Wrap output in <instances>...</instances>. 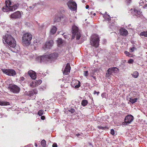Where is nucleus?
I'll list each match as a JSON object with an SVG mask.
<instances>
[{
	"label": "nucleus",
	"instance_id": "1",
	"mask_svg": "<svg viewBox=\"0 0 147 147\" xmlns=\"http://www.w3.org/2000/svg\"><path fill=\"white\" fill-rule=\"evenodd\" d=\"M3 42L7 43L11 47L14 48L16 45V41L11 36L6 34L3 38Z\"/></svg>",
	"mask_w": 147,
	"mask_h": 147
},
{
	"label": "nucleus",
	"instance_id": "2",
	"mask_svg": "<svg viewBox=\"0 0 147 147\" xmlns=\"http://www.w3.org/2000/svg\"><path fill=\"white\" fill-rule=\"evenodd\" d=\"M18 4L12 5L11 1L9 0L6 1L5 5L2 8V10L3 12L13 11L18 8Z\"/></svg>",
	"mask_w": 147,
	"mask_h": 147
},
{
	"label": "nucleus",
	"instance_id": "3",
	"mask_svg": "<svg viewBox=\"0 0 147 147\" xmlns=\"http://www.w3.org/2000/svg\"><path fill=\"white\" fill-rule=\"evenodd\" d=\"M58 56L57 53H54L49 55H45L41 56L40 60L43 61H49L56 59Z\"/></svg>",
	"mask_w": 147,
	"mask_h": 147
},
{
	"label": "nucleus",
	"instance_id": "4",
	"mask_svg": "<svg viewBox=\"0 0 147 147\" xmlns=\"http://www.w3.org/2000/svg\"><path fill=\"white\" fill-rule=\"evenodd\" d=\"M100 38L98 35L96 34H92L90 38V45L95 48L98 47L99 45Z\"/></svg>",
	"mask_w": 147,
	"mask_h": 147
},
{
	"label": "nucleus",
	"instance_id": "5",
	"mask_svg": "<svg viewBox=\"0 0 147 147\" xmlns=\"http://www.w3.org/2000/svg\"><path fill=\"white\" fill-rule=\"evenodd\" d=\"M32 36L30 33H26L24 34L22 37V42L26 46H28L31 43Z\"/></svg>",
	"mask_w": 147,
	"mask_h": 147
},
{
	"label": "nucleus",
	"instance_id": "6",
	"mask_svg": "<svg viewBox=\"0 0 147 147\" xmlns=\"http://www.w3.org/2000/svg\"><path fill=\"white\" fill-rule=\"evenodd\" d=\"M72 36L71 39H74L76 36V39L79 40L81 36V34L79 30L78 27L75 25H73L72 27Z\"/></svg>",
	"mask_w": 147,
	"mask_h": 147
},
{
	"label": "nucleus",
	"instance_id": "7",
	"mask_svg": "<svg viewBox=\"0 0 147 147\" xmlns=\"http://www.w3.org/2000/svg\"><path fill=\"white\" fill-rule=\"evenodd\" d=\"M133 116L131 115H128L126 116L124 119V122L122 123L123 125H124L125 123L129 124L133 121Z\"/></svg>",
	"mask_w": 147,
	"mask_h": 147
},
{
	"label": "nucleus",
	"instance_id": "8",
	"mask_svg": "<svg viewBox=\"0 0 147 147\" xmlns=\"http://www.w3.org/2000/svg\"><path fill=\"white\" fill-rule=\"evenodd\" d=\"M1 70L4 73L9 76H13L16 74L15 71L13 69H2Z\"/></svg>",
	"mask_w": 147,
	"mask_h": 147
},
{
	"label": "nucleus",
	"instance_id": "9",
	"mask_svg": "<svg viewBox=\"0 0 147 147\" xmlns=\"http://www.w3.org/2000/svg\"><path fill=\"white\" fill-rule=\"evenodd\" d=\"M8 88L11 91L14 93H17L18 91V87L15 85H9Z\"/></svg>",
	"mask_w": 147,
	"mask_h": 147
},
{
	"label": "nucleus",
	"instance_id": "10",
	"mask_svg": "<svg viewBox=\"0 0 147 147\" xmlns=\"http://www.w3.org/2000/svg\"><path fill=\"white\" fill-rule=\"evenodd\" d=\"M69 8L72 10H75L77 8V4L75 1L71 2L68 4Z\"/></svg>",
	"mask_w": 147,
	"mask_h": 147
},
{
	"label": "nucleus",
	"instance_id": "11",
	"mask_svg": "<svg viewBox=\"0 0 147 147\" xmlns=\"http://www.w3.org/2000/svg\"><path fill=\"white\" fill-rule=\"evenodd\" d=\"M71 69V67L70 64L69 63H67L65 67L63 72V74L64 75H67L70 73Z\"/></svg>",
	"mask_w": 147,
	"mask_h": 147
},
{
	"label": "nucleus",
	"instance_id": "12",
	"mask_svg": "<svg viewBox=\"0 0 147 147\" xmlns=\"http://www.w3.org/2000/svg\"><path fill=\"white\" fill-rule=\"evenodd\" d=\"M72 83V86L76 88H78L80 86V82L77 80H75L73 81Z\"/></svg>",
	"mask_w": 147,
	"mask_h": 147
},
{
	"label": "nucleus",
	"instance_id": "13",
	"mask_svg": "<svg viewBox=\"0 0 147 147\" xmlns=\"http://www.w3.org/2000/svg\"><path fill=\"white\" fill-rule=\"evenodd\" d=\"M119 33L121 35L123 36H126L128 34V32L127 30L123 28H121L120 29Z\"/></svg>",
	"mask_w": 147,
	"mask_h": 147
},
{
	"label": "nucleus",
	"instance_id": "14",
	"mask_svg": "<svg viewBox=\"0 0 147 147\" xmlns=\"http://www.w3.org/2000/svg\"><path fill=\"white\" fill-rule=\"evenodd\" d=\"M28 73L32 79L35 80L36 78V73L34 71L30 70L28 71Z\"/></svg>",
	"mask_w": 147,
	"mask_h": 147
},
{
	"label": "nucleus",
	"instance_id": "15",
	"mask_svg": "<svg viewBox=\"0 0 147 147\" xmlns=\"http://www.w3.org/2000/svg\"><path fill=\"white\" fill-rule=\"evenodd\" d=\"M53 40H48L45 43V46L46 48L50 49L53 46Z\"/></svg>",
	"mask_w": 147,
	"mask_h": 147
},
{
	"label": "nucleus",
	"instance_id": "16",
	"mask_svg": "<svg viewBox=\"0 0 147 147\" xmlns=\"http://www.w3.org/2000/svg\"><path fill=\"white\" fill-rule=\"evenodd\" d=\"M18 17V11L15 12L11 15V18H17Z\"/></svg>",
	"mask_w": 147,
	"mask_h": 147
},
{
	"label": "nucleus",
	"instance_id": "17",
	"mask_svg": "<svg viewBox=\"0 0 147 147\" xmlns=\"http://www.w3.org/2000/svg\"><path fill=\"white\" fill-rule=\"evenodd\" d=\"M10 105L9 102L5 101H0V105L7 106Z\"/></svg>",
	"mask_w": 147,
	"mask_h": 147
},
{
	"label": "nucleus",
	"instance_id": "18",
	"mask_svg": "<svg viewBox=\"0 0 147 147\" xmlns=\"http://www.w3.org/2000/svg\"><path fill=\"white\" fill-rule=\"evenodd\" d=\"M57 30V28L55 26H53L50 30V33L53 34L56 33Z\"/></svg>",
	"mask_w": 147,
	"mask_h": 147
},
{
	"label": "nucleus",
	"instance_id": "19",
	"mask_svg": "<svg viewBox=\"0 0 147 147\" xmlns=\"http://www.w3.org/2000/svg\"><path fill=\"white\" fill-rule=\"evenodd\" d=\"M133 77L135 78H137L138 76L139 75V73L137 71H134L132 74H131Z\"/></svg>",
	"mask_w": 147,
	"mask_h": 147
},
{
	"label": "nucleus",
	"instance_id": "20",
	"mask_svg": "<svg viewBox=\"0 0 147 147\" xmlns=\"http://www.w3.org/2000/svg\"><path fill=\"white\" fill-rule=\"evenodd\" d=\"M138 100L137 98H135L133 99L132 98H129V101L132 104H133L137 102V100Z\"/></svg>",
	"mask_w": 147,
	"mask_h": 147
},
{
	"label": "nucleus",
	"instance_id": "21",
	"mask_svg": "<svg viewBox=\"0 0 147 147\" xmlns=\"http://www.w3.org/2000/svg\"><path fill=\"white\" fill-rule=\"evenodd\" d=\"M88 102L87 100H83L81 102V105L83 107L86 106L88 104Z\"/></svg>",
	"mask_w": 147,
	"mask_h": 147
},
{
	"label": "nucleus",
	"instance_id": "22",
	"mask_svg": "<svg viewBox=\"0 0 147 147\" xmlns=\"http://www.w3.org/2000/svg\"><path fill=\"white\" fill-rule=\"evenodd\" d=\"M111 68H109L107 71V72L106 73V76L107 77H109L110 75L112 74V70L111 69Z\"/></svg>",
	"mask_w": 147,
	"mask_h": 147
},
{
	"label": "nucleus",
	"instance_id": "23",
	"mask_svg": "<svg viewBox=\"0 0 147 147\" xmlns=\"http://www.w3.org/2000/svg\"><path fill=\"white\" fill-rule=\"evenodd\" d=\"M97 128L99 129H101L102 130H105L106 129H109V128L107 126L103 127L101 125L98 126Z\"/></svg>",
	"mask_w": 147,
	"mask_h": 147
},
{
	"label": "nucleus",
	"instance_id": "24",
	"mask_svg": "<svg viewBox=\"0 0 147 147\" xmlns=\"http://www.w3.org/2000/svg\"><path fill=\"white\" fill-rule=\"evenodd\" d=\"M140 36H144L145 37H147V31L142 32L140 34Z\"/></svg>",
	"mask_w": 147,
	"mask_h": 147
},
{
	"label": "nucleus",
	"instance_id": "25",
	"mask_svg": "<svg viewBox=\"0 0 147 147\" xmlns=\"http://www.w3.org/2000/svg\"><path fill=\"white\" fill-rule=\"evenodd\" d=\"M41 145L43 147H45L46 143V141L45 140H43L41 142Z\"/></svg>",
	"mask_w": 147,
	"mask_h": 147
},
{
	"label": "nucleus",
	"instance_id": "26",
	"mask_svg": "<svg viewBox=\"0 0 147 147\" xmlns=\"http://www.w3.org/2000/svg\"><path fill=\"white\" fill-rule=\"evenodd\" d=\"M42 82V81L40 80H36L35 82V84H36V86L40 84Z\"/></svg>",
	"mask_w": 147,
	"mask_h": 147
},
{
	"label": "nucleus",
	"instance_id": "27",
	"mask_svg": "<svg viewBox=\"0 0 147 147\" xmlns=\"http://www.w3.org/2000/svg\"><path fill=\"white\" fill-rule=\"evenodd\" d=\"M134 11L136 13V14H137L138 15H140L142 13V12L140 11H138L136 9H134Z\"/></svg>",
	"mask_w": 147,
	"mask_h": 147
},
{
	"label": "nucleus",
	"instance_id": "28",
	"mask_svg": "<svg viewBox=\"0 0 147 147\" xmlns=\"http://www.w3.org/2000/svg\"><path fill=\"white\" fill-rule=\"evenodd\" d=\"M61 20V18L58 17H56L54 20V22H59Z\"/></svg>",
	"mask_w": 147,
	"mask_h": 147
},
{
	"label": "nucleus",
	"instance_id": "29",
	"mask_svg": "<svg viewBox=\"0 0 147 147\" xmlns=\"http://www.w3.org/2000/svg\"><path fill=\"white\" fill-rule=\"evenodd\" d=\"M34 95V94L33 93V91H32V90L29 91L27 93V95L30 97L33 96Z\"/></svg>",
	"mask_w": 147,
	"mask_h": 147
},
{
	"label": "nucleus",
	"instance_id": "30",
	"mask_svg": "<svg viewBox=\"0 0 147 147\" xmlns=\"http://www.w3.org/2000/svg\"><path fill=\"white\" fill-rule=\"evenodd\" d=\"M57 42L58 44L59 45H61L63 43L62 40L61 38H59L57 40Z\"/></svg>",
	"mask_w": 147,
	"mask_h": 147
},
{
	"label": "nucleus",
	"instance_id": "31",
	"mask_svg": "<svg viewBox=\"0 0 147 147\" xmlns=\"http://www.w3.org/2000/svg\"><path fill=\"white\" fill-rule=\"evenodd\" d=\"M44 111L42 110H39L38 112V115L39 116H42L44 113Z\"/></svg>",
	"mask_w": 147,
	"mask_h": 147
},
{
	"label": "nucleus",
	"instance_id": "32",
	"mask_svg": "<svg viewBox=\"0 0 147 147\" xmlns=\"http://www.w3.org/2000/svg\"><path fill=\"white\" fill-rule=\"evenodd\" d=\"M30 86L34 88L36 87V84H35V83L34 82H32L30 84Z\"/></svg>",
	"mask_w": 147,
	"mask_h": 147
},
{
	"label": "nucleus",
	"instance_id": "33",
	"mask_svg": "<svg viewBox=\"0 0 147 147\" xmlns=\"http://www.w3.org/2000/svg\"><path fill=\"white\" fill-rule=\"evenodd\" d=\"M69 112H71V113H73L75 112V110L74 108H71L68 110Z\"/></svg>",
	"mask_w": 147,
	"mask_h": 147
},
{
	"label": "nucleus",
	"instance_id": "34",
	"mask_svg": "<svg viewBox=\"0 0 147 147\" xmlns=\"http://www.w3.org/2000/svg\"><path fill=\"white\" fill-rule=\"evenodd\" d=\"M32 91H33V93L34 94H36L38 93V91L36 89L34 88L32 90Z\"/></svg>",
	"mask_w": 147,
	"mask_h": 147
},
{
	"label": "nucleus",
	"instance_id": "35",
	"mask_svg": "<svg viewBox=\"0 0 147 147\" xmlns=\"http://www.w3.org/2000/svg\"><path fill=\"white\" fill-rule=\"evenodd\" d=\"M134 61V60L133 59H130L128 60L127 63L129 64H131L133 63Z\"/></svg>",
	"mask_w": 147,
	"mask_h": 147
},
{
	"label": "nucleus",
	"instance_id": "36",
	"mask_svg": "<svg viewBox=\"0 0 147 147\" xmlns=\"http://www.w3.org/2000/svg\"><path fill=\"white\" fill-rule=\"evenodd\" d=\"M88 71H84V75L86 77H87L88 75Z\"/></svg>",
	"mask_w": 147,
	"mask_h": 147
},
{
	"label": "nucleus",
	"instance_id": "37",
	"mask_svg": "<svg viewBox=\"0 0 147 147\" xmlns=\"http://www.w3.org/2000/svg\"><path fill=\"white\" fill-rule=\"evenodd\" d=\"M111 134L113 135L115 134V131L113 129H112L111 130Z\"/></svg>",
	"mask_w": 147,
	"mask_h": 147
},
{
	"label": "nucleus",
	"instance_id": "38",
	"mask_svg": "<svg viewBox=\"0 0 147 147\" xmlns=\"http://www.w3.org/2000/svg\"><path fill=\"white\" fill-rule=\"evenodd\" d=\"M125 54L128 56H129V55L130 54L127 51H125L124 52Z\"/></svg>",
	"mask_w": 147,
	"mask_h": 147
},
{
	"label": "nucleus",
	"instance_id": "39",
	"mask_svg": "<svg viewBox=\"0 0 147 147\" xmlns=\"http://www.w3.org/2000/svg\"><path fill=\"white\" fill-rule=\"evenodd\" d=\"M130 49L131 50V52H133L134 51V50L136 49L135 47H133L131 48H130Z\"/></svg>",
	"mask_w": 147,
	"mask_h": 147
},
{
	"label": "nucleus",
	"instance_id": "40",
	"mask_svg": "<svg viewBox=\"0 0 147 147\" xmlns=\"http://www.w3.org/2000/svg\"><path fill=\"white\" fill-rule=\"evenodd\" d=\"M111 68V69L112 70V71H115L116 69H117V68L115 67H112Z\"/></svg>",
	"mask_w": 147,
	"mask_h": 147
},
{
	"label": "nucleus",
	"instance_id": "41",
	"mask_svg": "<svg viewBox=\"0 0 147 147\" xmlns=\"http://www.w3.org/2000/svg\"><path fill=\"white\" fill-rule=\"evenodd\" d=\"M53 147H57V145L56 143H54L52 145Z\"/></svg>",
	"mask_w": 147,
	"mask_h": 147
},
{
	"label": "nucleus",
	"instance_id": "42",
	"mask_svg": "<svg viewBox=\"0 0 147 147\" xmlns=\"http://www.w3.org/2000/svg\"><path fill=\"white\" fill-rule=\"evenodd\" d=\"M45 117L44 116H41V119L42 120H44L45 119Z\"/></svg>",
	"mask_w": 147,
	"mask_h": 147
},
{
	"label": "nucleus",
	"instance_id": "43",
	"mask_svg": "<svg viewBox=\"0 0 147 147\" xmlns=\"http://www.w3.org/2000/svg\"><path fill=\"white\" fill-rule=\"evenodd\" d=\"M69 21L70 22H71L73 21V19L71 18H69Z\"/></svg>",
	"mask_w": 147,
	"mask_h": 147
},
{
	"label": "nucleus",
	"instance_id": "44",
	"mask_svg": "<svg viewBox=\"0 0 147 147\" xmlns=\"http://www.w3.org/2000/svg\"><path fill=\"white\" fill-rule=\"evenodd\" d=\"M20 78L21 80H22V81H23L24 79V78L23 77H21Z\"/></svg>",
	"mask_w": 147,
	"mask_h": 147
},
{
	"label": "nucleus",
	"instance_id": "45",
	"mask_svg": "<svg viewBox=\"0 0 147 147\" xmlns=\"http://www.w3.org/2000/svg\"><path fill=\"white\" fill-rule=\"evenodd\" d=\"M89 7V6L88 5H86V8L87 9Z\"/></svg>",
	"mask_w": 147,
	"mask_h": 147
},
{
	"label": "nucleus",
	"instance_id": "46",
	"mask_svg": "<svg viewBox=\"0 0 147 147\" xmlns=\"http://www.w3.org/2000/svg\"><path fill=\"white\" fill-rule=\"evenodd\" d=\"M80 135V134H76V136H78Z\"/></svg>",
	"mask_w": 147,
	"mask_h": 147
},
{
	"label": "nucleus",
	"instance_id": "47",
	"mask_svg": "<svg viewBox=\"0 0 147 147\" xmlns=\"http://www.w3.org/2000/svg\"><path fill=\"white\" fill-rule=\"evenodd\" d=\"M34 145L36 147H37L38 146L37 144V143H35Z\"/></svg>",
	"mask_w": 147,
	"mask_h": 147
},
{
	"label": "nucleus",
	"instance_id": "48",
	"mask_svg": "<svg viewBox=\"0 0 147 147\" xmlns=\"http://www.w3.org/2000/svg\"><path fill=\"white\" fill-rule=\"evenodd\" d=\"M97 93V92L96 91H94V94H96Z\"/></svg>",
	"mask_w": 147,
	"mask_h": 147
},
{
	"label": "nucleus",
	"instance_id": "49",
	"mask_svg": "<svg viewBox=\"0 0 147 147\" xmlns=\"http://www.w3.org/2000/svg\"><path fill=\"white\" fill-rule=\"evenodd\" d=\"M19 18H20V16L21 15V13H20V11H19Z\"/></svg>",
	"mask_w": 147,
	"mask_h": 147
},
{
	"label": "nucleus",
	"instance_id": "50",
	"mask_svg": "<svg viewBox=\"0 0 147 147\" xmlns=\"http://www.w3.org/2000/svg\"><path fill=\"white\" fill-rule=\"evenodd\" d=\"M111 20V18L110 17H109L108 18V21H109V20Z\"/></svg>",
	"mask_w": 147,
	"mask_h": 147
},
{
	"label": "nucleus",
	"instance_id": "51",
	"mask_svg": "<svg viewBox=\"0 0 147 147\" xmlns=\"http://www.w3.org/2000/svg\"><path fill=\"white\" fill-rule=\"evenodd\" d=\"M29 8H30V9H32V7L30 6L29 7Z\"/></svg>",
	"mask_w": 147,
	"mask_h": 147
},
{
	"label": "nucleus",
	"instance_id": "52",
	"mask_svg": "<svg viewBox=\"0 0 147 147\" xmlns=\"http://www.w3.org/2000/svg\"><path fill=\"white\" fill-rule=\"evenodd\" d=\"M99 92H97V95H98V94H99Z\"/></svg>",
	"mask_w": 147,
	"mask_h": 147
},
{
	"label": "nucleus",
	"instance_id": "53",
	"mask_svg": "<svg viewBox=\"0 0 147 147\" xmlns=\"http://www.w3.org/2000/svg\"><path fill=\"white\" fill-rule=\"evenodd\" d=\"M93 15H94L95 16V15L96 14L95 13H94Z\"/></svg>",
	"mask_w": 147,
	"mask_h": 147
},
{
	"label": "nucleus",
	"instance_id": "54",
	"mask_svg": "<svg viewBox=\"0 0 147 147\" xmlns=\"http://www.w3.org/2000/svg\"><path fill=\"white\" fill-rule=\"evenodd\" d=\"M19 91L20 90V88H19Z\"/></svg>",
	"mask_w": 147,
	"mask_h": 147
}]
</instances>
